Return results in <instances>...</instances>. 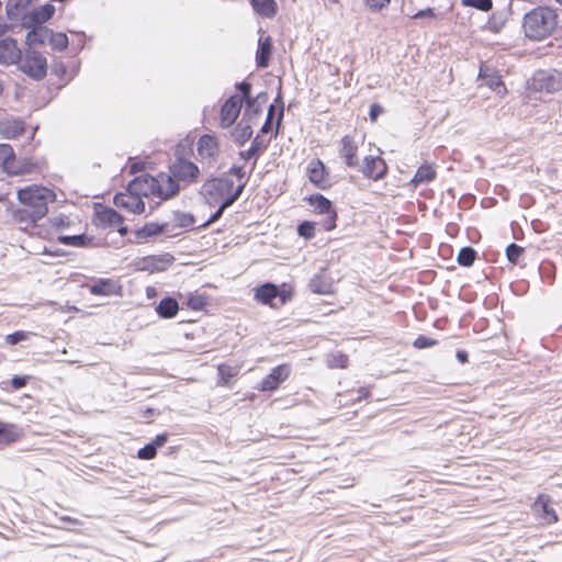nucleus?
I'll return each mask as SVG.
<instances>
[{
    "label": "nucleus",
    "instance_id": "09e8293b",
    "mask_svg": "<svg viewBox=\"0 0 562 562\" xmlns=\"http://www.w3.org/2000/svg\"><path fill=\"white\" fill-rule=\"evenodd\" d=\"M463 7H473L481 11H490L492 9V0H461Z\"/></svg>",
    "mask_w": 562,
    "mask_h": 562
},
{
    "label": "nucleus",
    "instance_id": "2f4dec72",
    "mask_svg": "<svg viewBox=\"0 0 562 562\" xmlns=\"http://www.w3.org/2000/svg\"><path fill=\"white\" fill-rule=\"evenodd\" d=\"M254 10L262 16L272 18L277 13L274 0H251Z\"/></svg>",
    "mask_w": 562,
    "mask_h": 562
},
{
    "label": "nucleus",
    "instance_id": "c756f323",
    "mask_svg": "<svg viewBox=\"0 0 562 562\" xmlns=\"http://www.w3.org/2000/svg\"><path fill=\"white\" fill-rule=\"evenodd\" d=\"M2 135L12 139L24 133V123L19 120L5 121L0 124Z\"/></svg>",
    "mask_w": 562,
    "mask_h": 562
},
{
    "label": "nucleus",
    "instance_id": "7ed1b4c3",
    "mask_svg": "<svg viewBox=\"0 0 562 562\" xmlns=\"http://www.w3.org/2000/svg\"><path fill=\"white\" fill-rule=\"evenodd\" d=\"M529 88L540 93H555L562 90V69H539L533 72Z\"/></svg>",
    "mask_w": 562,
    "mask_h": 562
},
{
    "label": "nucleus",
    "instance_id": "a211bd4d",
    "mask_svg": "<svg viewBox=\"0 0 562 562\" xmlns=\"http://www.w3.org/2000/svg\"><path fill=\"white\" fill-rule=\"evenodd\" d=\"M280 296L281 304L286 302L288 295L280 293L278 286L273 283H265L256 289L255 297L263 304H272V300Z\"/></svg>",
    "mask_w": 562,
    "mask_h": 562
},
{
    "label": "nucleus",
    "instance_id": "aec40b11",
    "mask_svg": "<svg viewBox=\"0 0 562 562\" xmlns=\"http://www.w3.org/2000/svg\"><path fill=\"white\" fill-rule=\"evenodd\" d=\"M25 36V44L27 48H33L37 45H44L52 36V30L44 25L31 26Z\"/></svg>",
    "mask_w": 562,
    "mask_h": 562
},
{
    "label": "nucleus",
    "instance_id": "dca6fc26",
    "mask_svg": "<svg viewBox=\"0 0 562 562\" xmlns=\"http://www.w3.org/2000/svg\"><path fill=\"white\" fill-rule=\"evenodd\" d=\"M357 151L358 146L353 137L349 135L344 136L340 142L339 155L348 167H357L359 165Z\"/></svg>",
    "mask_w": 562,
    "mask_h": 562
},
{
    "label": "nucleus",
    "instance_id": "6e6552de",
    "mask_svg": "<svg viewBox=\"0 0 562 562\" xmlns=\"http://www.w3.org/2000/svg\"><path fill=\"white\" fill-rule=\"evenodd\" d=\"M169 170L178 181L187 183L195 182L200 173L199 167L195 164L181 157L170 165Z\"/></svg>",
    "mask_w": 562,
    "mask_h": 562
},
{
    "label": "nucleus",
    "instance_id": "0e129e2a",
    "mask_svg": "<svg viewBox=\"0 0 562 562\" xmlns=\"http://www.w3.org/2000/svg\"><path fill=\"white\" fill-rule=\"evenodd\" d=\"M235 201H237V200H236L235 198H233V194L229 192L227 196L225 195V196L223 198V201H222V203H221L220 207H221L222 210H224V211H225V210H226L227 207H229V206H231Z\"/></svg>",
    "mask_w": 562,
    "mask_h": 562
},
{
    "label": "nucleus",
    "instance_id": "37998d69",
    "mask_svg": "<svg viewBox=\"0 0 562 562\" xmlns=\"http://www.w3.org/2000/svg\"><path fill=\"white\" fill-rule=\"evenodd\" d=\"M326 361L329 368L344 369L348 364V357L345 353L337 351L328 355Z\"/></svg>",
    "mask_w": 562,
    "mask_h": 562
},
{
    "label": "nucleus",
    "instance_id": "5701e85b",
    "mask_svg": "<svg viewBox=\"0 0 562 562\" xmlns=\"http://www.w3.org/2000/svg\"><path fill=\"white\" fill-rule=\"evenodd\" d=\"M535 513L540 515L548 524L555 522L558 517L555 512L549 506V498L546 495H540L532 505Z\"/></svg>",
    "mask_w": 562,
    "mask_h": 562
},
{
    "label": "nucleus",
    "instance_id": "4468645a",
    "mask_svg": "<svg viewBox=\"0 0 562 562\" xmlns=\"http://www.w3.org/2000/svg\"><path fill=\"white\" fill-rule=\"evenodd\" d=\"M291 369L289 364H280L271 370V372L262 379L259 390L276 391L282 382L290 375Z\"/></svg>",
    "mask_w": 562,
    "mask_h": 562
},
{
    "label": "nucleus",
    "instance_id": "f3484780",
    "mask_svg": "<svg viewBox=\"0 0 562 562\" xmlns=\"http://www.w3.org/2000/svg\"><path fill=\"white\" fill-rule=\"evenodd\" d=\"M36 0H7L5 15L11 22H22V16L27 14V9Z\"/></svg>",
    "mask_w": 562,
    "mask_h": 562
},
{
    "label": "nucleus",
    "instance_id": "4d7b16f0",
    "mask_svg": "<svg viewBox=\"0 0 562 562\" xmlns=\"http://www.w3.org/2000/svg\"><path fill=\"white\" fill-rule=\"evenodd\" d=\"M507 93L505 83L499 79V76L494 74V95L504 97Z\"/></svg>",
    "mask_w": 562,
    "mask_h": 562
},
{
    "label": "nucleus",
    "instance_id": "72a5a7b5",
    "mask_svg": "<svg viewBox=\"0 0 562 562\" xmlns=\"http://www.w3.org/2000/svg\"><path fill=\"white\" fill-rule=\"evenodd\" d=\"M58 241L74 247H87L91 244L92 238L88 237L86 234L80 235H60L58 236Z\"/></svg>",
    "mask_w": 562,
    "mask_h": 562
},
{
    "label": "nucleus",
    "instance_id": "69168bd1",
    "mask_svg": "<svg viewBox=\"0 0 562 562\" xmlns=\"http://www.w3.org/2000/svg\"><path fill=\"white\" fill-rule=\"evenodd\" d=\"M229 173L236 176L238 179H244L246 177V172L241 166H233Z\"/></svg>",
    "mask_w": 562,
    "mask_h": 562
},
{
    "label": "nucleus",
    "instance_id": "a19ab883",
    "mask_svg": "<svg viewBox=\"0 0 562 562\" xmlns=\"http://www.w3.org/2000/svg\"><path fill=\"white\" fill-rule=\"evenodd\" d=\"M48 42L52 48L58 52H63L68 47V37L65 33H54L52 31Z\"/></svg>",
    "mask_w": 562,
    "mask_h": 562
},
{
    "label": "nucleus",
    "instance_id": "2eb2a0df",
    "mask_svg": "<svg viewBox=\"0 0 562 562\" xmlns=\"http://www.w3.org/2000/svg\"><path fill=\"white\" fill-rule=\"evenodd\" d=\"M156 182L157 177H153L147 173L140 175L138 177H135L128 183V190L134 191V193H136L140 198L149 195L156 196Z\"/></svg>",
    "mask_w": 562,
    "mask_h": 562
},
{
    "label": "nucleus",
    "instance_id": "ea45409f",
    "mask_svg": "<svg viewBox=\"0 0 562 562\" xmlns=\"http://www.w3.org/2000/svg\"><path fill=\"white\" fill-rule=\"evenodd\" d=\"M308 286L312 292L317 294H326L330 292V284L325 282L321 274L314 276L310 281Z\"/></svg>",
    "mask_w": 562,
    "mask_h": 562
},
{
    "label": "nucleus",
    "instance_id": "13d9d810",
    "mask_svg": "<svg viewBox=\"0 0 562 562\" xmlns=\"http://www.w3.org/2000/svg\"><path fill=\"white\" fill-rule=\"evenodd\" d=\"M29 380H30L29 375H14L11 379V385L14 390H20L26 385Z\"/></svg>",
    "mask_w": 562,
    "mask_h": 562
},
{
    "label": "nucleus",
    "instance_id": "864d4df0",
    "mask_svg": "<svg viewBox=\"0 0 562 562\" xmlns=\"http://www.w3.org/2000/svg\"><path fill=\"white\" fill-rule=\"evenodd\" d=\"M157 450L154 445L147 443L143 448H140L137 452V457L143 460H150L156 456Z\"/></svg>",
    "mask_w": 562,
    "mask_h": 562
},
{
    "label": "nucleus",
    "instance_id": "8fccbe9b",
    "mask_svg": "<svg viewBox=\"0 0 562 562\" xmlns=\"http://www.w3.org/2000/svg\"><path fill=\"white\" fill-rule=\"evenodd\" d=\"M187 304L190 308H192L194 311H200L205 306L206 302H205L204 296L191 294L188 297Z\"/></svg>",
    "mask_w": 562,
    "mask_h": 562
},
{
    "label": "nucleus",
    "instance_id": "0eeeda50",
    "mask_svg": "<svg viewBox=\"0 0 562 562\" xmlns=\"http://www.w3.org/2000/svg\"><path fill=\"white\" fill-rule=\"evenodd\" d=\"M97 225L103 228L116 229L121 236H125L128 233L127 226L123 225V216L119 214L114 209L102 207L95 213Z\"/></svg>",
    "mask_w": 562,
    "mask_h": 562
},
{
    "label": "nucleus",
    "instance_id": "58836bf2",
    "mask_svg": "<svg viewBox=\"0 0 562 562\" xmlns=\"http://www.w3.org/2000/svg\"><path fill=\"white\" fill-rule=\"evenodd\" d=\"M435 176H436L435 170L430 166L424 165L417 169V171L413 178V182H415V183L429 182L435 178Z\"/></svg>",
    "mask_w": 562,
    "mask_h": 562
},
{
    "label": "nucleus",
    "instance_id": "79ce46f5",
    "mask_svg": "<svg viewBox=\"0 0 562 562\" xmlns=\"http://www.w3.org/2000/svg\"><path fill=\"white\" fill-rule=\"evenodd\" d=\"M475 250L471 247H463L459 250L457 261L459 265L469 267L474 262L475 259Z\"/></svg>",
    "mask_w": 562,
    "mask_h": 562
},
{
    "label": "nucleus",
    "instance_id": "39448f33",
    "mask_svg": "<svg viewBox=\"0 0 562 562\" xmlns=\"http://www.w3.org/2000/svg\"><path fill=\"white\" fill-rule=\"evenodd\" d=\"M233 186V181L228 178H213L203 183L201 192L209 204H214L227 195Z\"/></svg>",
    "mask_w": 562,
    "mask_h": 562
},
{
    "label": "nucleus",
    "instance_id": "338daca9",
    "mask_svg": "<svg viewBox=\"0 0 562 562\" xmlns=\"http://www.w3.org/2000/svg\"><path fill=\"white\" fill-rule=\"evenodd\" d=\"M49 221H50L52 225L56 226V227H61V226H67L68 225V220L64 218L61 216L53 217Z\"/></svg>",
    "mask_w": 562,
    "mask_h": 562
},
{
    "label": "nucleus",
    "instance_id": "423d86ee",
    "mask_svg": "<svg viewBox=\"0 0 562 562\" xmlns=\"http://www.w3.org/2000/svg\"><path fill=\"white\" fill-rule=\"evenodd\" d=\"M11 214L12 222L19 226V229L30 233L31 235L37 234V221L42 220L40 216H35V213L31 212L29 207L21 204L19 207H11L8 210Z\"/></svg>",
    "mask_w": 562,
    "mask_h": 562
},
{
    "label": "nucleus",
    "instance_id": "3c124183",
    "mask_svg": "<svg viewBox=\"0 0 562 562\" xmlns=\"http://www.w3.org/2000/svg\"><path fill=\"white\" fill-rule=\"evenodd\" d=\"M435 345H437V340L423 335H419L413 342V346L417 349L430 348L434 347Z\"/></svg>",
    "mask_w": 562,
    "mask_h": 562
},
{
    "label": "nucleus",
    "instance_id": "774afa93",
    "mask_svg": "<svg viewBox=\"0 0 562 562\" xmlns=\"http://www.w3.org/2000/svg\"><path fill=\"white\" fill-rule=\"evenodd\" d=\"M224 210H222L221 207H218L212 215L211 217L207 220V222L204 224V225H209L215 221H217L222 214H223Z\"/></svg>",
    "mask_w": 562,
    "mask_h": 562
},
{
    "label": "nucleus",
    "instance_id": "9b49d317",
    "mask_svg": "<svg viewBox=\"0 0 562 562\" xmlns=\"http://www.w3.org/2000/svg\"><path fill=\"white\" fill-rule=\"evenodd\" d=\"M180 191L178 180L170 173H159L156 182V196L160 200H168L177 195Z\"/></svg>",
    "mask_w": 562,
    "mask_h": 562
},
{
    "label": "nucleus",
    "instance_id": "6e6d98bb",
    "mask_svg": "<svg viewBox=\"0 0 562 562\" xmlns=\"http://www.w3.org/2000/svg\"><path fill=\"white\" fill-rule=\"evenodd\" d=\"M326 215L327 216L323 222V227L326 232H329L336 227L337 213L335 212V210H333L330 213H327Z\"/></svg>",
    "mask_w": 562,
    "mask_h": 562
},
{
    "label": "nucleus",
    "instance_id": "f8f14e48",
    "mask_svg": "<svg viewBox=\"0 0 562 562\" xmlns=\"http://www.w3.org/2000/svg\"><path fill=\"white\" fill-rule=\"evenodd\" d=\"M21 54L22 50L19 48L16 40L13 37L0 40V65H18Z\"/></svg>",
    "mask_w": 562,
    "mask_h": 562
},
{
    "label": "nucleus",
    "instance_id": "9d476101",
    "mask_svg": "<svg viewBox=\"0 0 562 562\" xmlns=\"http://www.w3.org/2000/svg\"><path fill=\"white\" fill-rule=\"evenodd\" d=\"M55 13V7L50 3H46L40 8L29 11L27 14L22 16L21 26L29 29L31 26L44 25L45 22L52 19Z\"/></svg>",
    "mask_w": 562,
    "mask_h": 562
},
{
    "label": "nucleus",
    "instance_id": "20e7f679",
    "mask_svg": "<svg viewBox=\"0 0 562 562\" xmlns=\"http://www.w3.org/2000/svg\"><path fill=\"white\" fill-rule=\"evenodd\" d=\"M19 69L33 80H43L47 75L46 57L34 48H26L18 63Z\"/></svg>",
    "mask_w": 562,
    "mask_h": 562
},
{
    "label": "nucleus",
    "instance_id": "a878e982",
    "mask_svg": "<svg viewBox=\"0 0 562 562\" xmlns=\"http://www.w3.org/2000/svg\"><path fill=\"white\" fill-rule=\"evenodd\" d=\"M272 50V40L270 36L259 40L258 49L256 54V63L259 68H266L269 65V59Z\"/></svg>",
    "mask_w": 562,
    "mask_h": 562
},
{
    "label": "nucleus",
    "instance_id": "bf43d9fd",
    "mask_svg": "<svg viewBox=\"0 0 562 562\" xmlns=\"http://www.w3.org/2000/svg\"><path fill=\"white\" fill-rule=\"evenodd\" d=\"M391 0H366L372 11H380L390 4Z\"/></svg>",
    "mask_w": 562,
    "mask_h": 562
},
{
    "label": "nucleus",
    "instance_id": "6ab92c4d",
    "mask_svg": "<svg viewBox=\"0 0 562 562\" xmlns=\"http://www.w3.org/2000/svg\"><path fill=\"white\" fill-rule=\"evenodd\" d=\"M386 172V165L380 157L368 156L364 158V166L362 173L364 177L378 180L381 179Z\"/></svg>",
    "mask_w": 562,
    "mask_h": 562
},
{
    "label": "nucleus",
    "instance_id": "4be33fe9",
    "mask_svg": "<svg viewBox=\"0 0 562 562\" xmlns=\"http://www.w3.org/2000/svg\"><path fill=\"white\" fill-rule=\"evenodd\" d=\"M172 256L166 254L162 256H153L143 259V270H148L149 272H158L164 271L167 267L172 262Z\"/></svg>",
    "mask_w": 562,
    "mask_h": 562
},
{
    "label": "nucleus",
    "instance_id": "412c9836",
    "mask_svg": "<svg viewBox=\"0 0 562 562\" xmlns=\"http://www.w3.org/2000/svg\"><path fill=\"white\" fill-rule=\"evenodd\" d=\"M326 170L324 164L319 159L312 160L308 164L307 176L311 182L318 188L325 189L328 186V180L325 177Z\"/></svg>",
    "mask_w": 562,
    "mask_h": 562
},
{
    "label": "nucleus",
    "instance_id": "393cba45",
    "mask_svg": "<svg viewBox=\"0 0 562 562\" xmlns=\"http://www.w3.org/2000/svg\"><path fill=\"white\" fill-rule=\"evenodd\" d=\"M497 12L494 13V33L505 25L512 13V0H495Z\"/></svg>",
    "mask_w": 562,
    "mask_h": 562
},
{
    "label": "nucleus",
    "instance_id": "c9c22d12",
    "mask_svg": "<svg viewBox=\"0 0 562 562\" xmlns=\"http://www.w3.org/2000/svg\"><path fill=\"white\" fill-rule=\"evenodd\" d=\"M95 295H111L115 292V283L109 279H100L90 289Z\"/></svg>",
    "mask_w": 562,
    "mask_h": 562
},
{
    "label": "nucleus",
    "instance_id": "e2e57ef3",
    "mask_svg": "<svg viewBox=\"0 0 562 562\" xmlns=\"http://www.w3.org/2000/svg\"><path fill=\"white\" fill-rule=\"evenodd\" d=\"M167 440H168V435L160 434V435H157L155 440L150 443L154 445L155 449L157 450V448L162 447L167 442Z\"/></svg>",
    "mask_w": 562,
    "mask_h": 562
},
{
    "label": "nucleus",
    "instance_id": "c03bdc74",
    "mask_svg": "<svg viewBox=\"0 0 562 562\" xmlns=\"http://www.w3.org/2000/svg\"><path fill=\"white\" fill-rule=\"evenodd\" d=\"M173 222H175V226L181 227V228H187V227L193 226L195 223L192 214L181 213V212L175 213Z\"/></svg>",
    "mask_w": 562,
    "mask_h": 562
},
{
    "label": "nucleus",
    "instance_id": "f704fd0d",
    "mask_svg": "<svg viewBox=\"0 0 562 562\" xmlns=\"http://www.w3.org/2000/svg\"><path fill=\"white\" fill-rule=\"evenodd\" d=\"M308 202L319 214H327L334 210L331 202L322 194L311 195Z\"/></svg>",
    "mask_w": 562,
    "mask_h": 562
},
{
    "label": "nucleus",
    "instance_id": "680f3d73",
    "mask_svg": "<svg viewBox=\"0 0 562 562\" xmlns=\"http://www.w3.org/2000/svg\"><path fill=\"white\" fill-rule=\"evenodd\" d=\"M383 112V108L379 103H373L370 106L369 116L372 122H375L379 115Z\"/></svg>",
    "mask_w": 562,
    "mask_h": 562
},
{
    "label": "nucleus",
    "instance_id": "ddd939ff",
    "mask_svg": "<svg viewBox=\"0 0 562 562\" xmlns=\"http://www.w3.org/2000/svg\"><path fill=\"white\" fill-rule=\"evenodd\" d=\"M243 106V99L239 95L228 98L221 109V125L229 127L238 117Z\"/></svg>",
    "mask_w": 562,
    "mask_h": 562
},
{
    "label": "nucleus",
    "instance_id": "7c9ffc66",
    "mask_svg": "<svg viewBox=\"0 0 562 562\" xmlns=\"http://www.w3.org/2000/svg\"><path fill=\"white\" fill-rule=\"evenodd\" d=\"M20 437L21 431L15 425L0 423V443L15 442Z\"/></svg>",
    "mask_w": 562,
    "mask_h": 562
},
{
    "label": "nucleus",
    "instance_id": "c85d7f7f",
    "mask_svg": "<svg viewBox=\"0 0 562 562\" xmlns=\"http://www.w3.org/2000/svg\"><path fill=\"white\" fill-rule=\"evenodd\" d=\"M169 224H157V223H147L140 229L136 231V237L138 239H147L148 237H153L162 233L169 232Z\"/></svg>",
    "mask_w": 562,
    "mask_h": 562
},
{
    "label": "nucleus",
    "instance_id": "603ef678",
    "mask_svg": "<svg viewBox=\"0 0 562 562\" xmlns=\"http://www.w3.org/2000/svg\"><path fill=\"white\" fill-rule=\"evenodd\" d=\"M29 337V333L26 331H23V330H18V331H14L12 334H9L5 336V341L9 344V345H16L23 340H26Z\"/></svg>",
    "mask_w": 562,
    "mask_h": 562
},
{
    "label": "nucleus",
    "instance_id": "f03ea898",
    "mask_svg": "<svg viewBox=\"0 0 562 562\" xmlns=\"http://www.w3.org/2000/svg\"><path fill=\"white\" fill-rule=\"evenodd\" d=\"M18 200L35 213V216L43 218L48 212V204L56 200V194L50 189L34 184L20 189Z\"/></svg>",
    "mask_w": 562,
    "mask_h": 562
},
{
    "label": "nucleus",
    "instance_id": "a18cd8bd",
    "mask_svg": "<svg viewBox=\"0 0 562 562\" xmlns=\"http://www.w3.org/2000/svg\"><path fill=\"white\" fill-rule=\"evenodd\" d=\"M218 375L221 378L220 383L222 385H228L232 378H234L237 373L236 369L229 367L227 364H218L217 367Z\"/></svg>",
    "mask_w": 562,
    "mask_h": 562
},
{
    "label": "nucleus",
    "instance_id": "473e14b6",
    "mask_svg": "<svg viewBox=\"0 0 562 562\" xmlns=\"http://www.w3.org/2000/svg\"><path fill=\"white\" fill-rule=\"evenodd\" d=\"M252 135V128L250 124L244 123V120H241L232 132V136L234 138V142L244 145L247 140L250 139Z\"/></svg>",
    "mask_w": 562,
    "mask_h": 562
},
{
    "label": "nucleus",
    "instance_id": "f257e3e1",
    "mask_svg": "<svg viewBox=\"0 0 562 562\" xmlns=\"http://www.w3.org/2000/svg\"><path fill=\"white\" fill-rule=\"evenodd\" d=\"M557 20L555 10L549 7H538L525 14L522 27L528 38L541 41L555 30Z\"/></svg>",
    "mask_w": 562,
    "mask_h": 562
},
{
    "label": "nucleus",
    "instance_id": "cd10ccee",
    "mask_svg": "<svg viewBox=\"0 0 562 562\" xmlns=\"http://www.w3.org/2000/svg\"><path fill=\"white\" fill-rule=\"evenodd\" d=\"M179 311V304L176 299L164 297L156 307L157 314L162 318H172Z\"/></svg>",
    "mask_w": 562,
    "mask_h": 562
},
{
    "label": "nucleus",
    "instance_id": "49530a36",
    "mask_svg": "<svg viewBox=\"0 0 562 562\" xmlns=\"http://www.w3.org/2000/svg\"><path fill=\"white\" fill-rule=\"evenodd\" d=\"M13 148L9 144H0V168H12L9 166V159L13 156Z\"/></svg>",
    "mask_w": 562,
    "mask_h": 562
},
{
    "label": "nucleus",
    "instance_id": "de8ad7c7",
    "mask_svg": "<svg viewBox=\"0 0 562 562\" xmlns=\"http://www.w3.org/2000/svg\"><path fill=\"white\" fill-rule=\"evenodd\" d=\"M505 251L507 259L510 262L516 263L519 257L522 255L524 248L517 244L512 243L505 248Z\"/></svg>",
    "mask_w": 562,
    "mask_h": 562
},
{
    "label": "nucleus",
    "instance_id": "b1692460",
    "mask_svg": "<svg viewBox=\"0 0 562 562\" xmlns=\"http://www.w3.org/2000/svg\"><path fill=\"white\" fill-rule=\"evenodd\" d=\"M198 153L202 158H213L218 153L217 140L212 135H203L198 142Z\"/></svg>",
    "mask_w": 562,
    "mask_h": 562
},
{
    "label": "nucleus",
    "instance_id": "1a4fd4ad",
    "mask_svg": "<svg viewBox=\"0 0 562 562\" xmlns=\"http://www.w3.org/2000/svg\"><path fill=\"white\" fill-rule=\"evenodd\" d=\"M113 202L117 207L125 209L134 214H140L145 211L143 199L134 193V191L128 190V187L126 188V192L116 193Z\"/></svg>",
    "mask_w": 562,
    "mask_h": 562
},
{
    "label": "nucleus",
    "instance_id": "5fc2aeb1",
    "mask_svg": "<svg viewBox=\"0 0 562 562\" xmlns=\"http://www.w3.org/2000/svg\"><path fill=\"white\" fill-rule=\"evenodd\" d=\"M297 233L300 236L305 238H312L314 236V225L311 222H303L297 226Z\"/></svg>",
    "mask_w": 562,
    "mask_h": 562
},
{
    "label": "nucleus",
    "instance_id": "e433bc0d",
    "mask_svg": "<svg viewBox=\"0 0 562 562\" xmlns=\"http://www.w3.org/2000/svg\"><path fill=\"white\" fill-rule=\"evenodd\" d=\"M9 166L12 168H3L2 170L7 172L8 175H24L30 173L32 171V168L30 164L27 162H19L15 158V154L13 153V156L9 159Z\"/></svg>",
    "mask_w": 562,
    "mask_h": 562
},
{
    "label": "nucleus",
    "instance_id": "bb28decb",
    "mask_svg": "<svg viewBox=\"0 0 562 562\" xmlns=\"http://www.w3.org/2000/svg\"><path fill=\"white\" fill-rule=\"evenodd\" d=\"M236 88L241 92L240 98L243 99V102H246L245 115L247 114L248 110L255 105L257 101L261 100L262 102H266L268 100V95L266 92H260L256 98H252L250 95L251 85L247 81L237 83Z\"/></svg>",
    "mask_w": 562,
    "mask_h": 562
},
{
    "label": "nucleus",
    "instance_id": "052dcab7",
    "mask_svg": "<svg viewBox=\"0 0 562 562\" xmlns=\"http://www.w3.org/2000/svg\"><path fill=\"white\" fill-rule=\"evenodd\" d=\"M413 19H429L434 20L436 18V14L431 8L423 9L416 12L413 16Z\"/></svg>",
    "mask_w": 562,
    "mask_h": 562
},
{
    "label": "nucleus",
    "instance_id": "4c0bfd02",
    "mask_svg": "<svg viewBox=\"0 0 562 562\" xmlns=\"http://www.w3.org/2000/svg\"><path fill=\"white\" fill-rule=\"evenodd\" d=\"M266 147L267 143L260 138L259 135H257L252 140L251 146L247 150L240 151L239 155L243 159L248 160L256 156L259 151L266 149Z\"/></svg>",
    "mask_w": 562,
    "mask_h": 562
}]
</instances>
